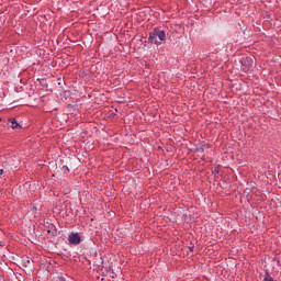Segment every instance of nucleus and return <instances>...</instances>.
Returning a JSON list of instances; mask_svg holds the SVG:
<instances>
[{
	"instance_id": "obj_1",
	"label": "nucleus",
	"mask_w": 281,
	"mask_h": 281,
	"mask_svg": "<svg viewBox=\"0 0 281 281\" xmlns=\"http://www.w3.org/2000/svg\"><path fill=\"white\" fill-rule=\"evenodd\" d=\"M166 38V31L155 27L151 33H149L148 41L154 43V45H161V42Z\"/></svg>"
},
{
	"instance_id": "obj_2",
	"label": "nucleus",
	"mask_w": 281,
	"mask_h": 281,
	"mask_svg": "<svg viewBox=\"0 0 281 281\" xmlns=\"http://www.w3.org/2000/svg\"><path fill=\"white\" fill-rule=\"evenodd\" d=\"M240 70L249 71V69H254V58L252 57H241L239 59Z\"/></svg>"
},
{
	"instance_id": "obj_3",
	"label": "nucleus",
	"mask_w": 281,
	"mask_h": 281,
	"mask_svg": "<svg viewBox=\"0 0 281 281\" xmlns=\"http://www.w3.org/2000/svg\"><path fill=\"white\" fill-rule=\"evenodd\" d=\"M68 243L69 245L78 246L80 243H82V238H80L79 233H70L68 235Z\"/></svg>"
},
{
	"instance_id": "obj_4",
	"label": "nucleus",
	"mask_w": 281,
	"mask_h": 281,
	"mask_svg": "<svg viewBox=\"0 0 281 281\" xmlns=\"http://www.w3.org/2000/svg\"><path fill=\"white\" fill-rule=\"evenodd\" d=\"M30 257H23L22 259H21V265H22V267H25V268H27V267H30Z\"/></svg>"
},
{
	"instance_id": "obj_5",
	"label": "nucleus",
	"mask_w": 281,
	"mask_h": 281,
	"mask_svg": "<svg viewBox=\"0 0 281 281\" xmlns=\"http://www.w3.org/2000/svg\"><path fill=\"white\" fill-rule=\"evenodd\" d=\"M205 148H209L207 145L198 146L195 153L203 154L205 153Z\"/></svg>"
},
{
	"instance_id": "obj_6",
	"label": "nucleus",
	"mask_w": 281,
	"mask_h": 281,
	"mask_svg": "<svg viewBox=\"0 0 281 281\" xmlns=\"http://www.w3.org/2000/svg\"><path fill=\"white\" fill-rule=\"evenodd\" d=\"M11 128H21V124L16 122V119L11 120Z\"/></svg>"
},
{
	"instance_id": "obj_7",
	"label": "nucleus",
	"mask_w": 281,
	"mask_h": 281,
	"mask_svg": "<svg viewBox=\"0 0 281 281\" xmlns=\"http://www.w3.org/2000/svg\"><path fill=\"white\" fill-rule=\"evenodd\" d=\"M61 171L64 172V175H69V167L63 166Z\"/></svg>"
},
{
	"instance_id": "obj_8",
	"label": "nucleus",
	"mask_w": 281,
	"mask_h": 281,
	"mask_svg": "<svg viewBox=\"0 0 281 281\" xmlns=\"http://www.w3.org/2000/svg\"><path fill=\"white\" fill-rule=\"evenodd\" d=\"M188 249H189L190 251H194V244L191 243V244L189 245Z\"/></svg>"
},
{
	"instance_id": "obj_9",
	"label": "nucleus",
	"mask_w": 281,
	"mask_h": 281,
	"mask_svg": "<svg viewBox=\"0 0 281 281\" xmlns=\"http://www.w3.org/2000/svg\"><path fill=\"white\" fill-rule=\"evenodd\" d=\"M100 265H104V260H102V257H100Z\"/></svg>"
},
{
	"instance_id": "obj_10",
	"label": "nucleus",
	"mask_w": 281,
	"mask_h": 281,
	"mask_svg": "<svg viewBox=\"0 0 281 281\" xmlns=\"http://www.w3.org/2000/svg\"><path fill=\"white\" fill-rule=\"evenodd\" d=\"M214 172H215L216 175H218V169H215Z\"/></svg>"
},
{
	"instance_id": "obj_11",
	"label": "nucleus",
	"mask_w": 281,
	"mask_h": 281,
	"mask_svg": "<svg viewBox=\"0 0 281 281\" xmlns=\"http://www.w3.org/2000/svg\"><path fill=\"white\" fill-rule=\"evenodd\" d=\"M3 175V169H0V176Z\"/></svg>"
}]
</instances>
